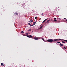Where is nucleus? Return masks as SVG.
I'll list each match as a JSON object with an SVG mask.
<instances>
[{
    "mask_svg": "<svg viewBox=\"0 0 67 67\" xmlns=\"http://www.w3.org/2000/svg\"><path fill=\"white\" fill-rule=\"evenodd\" d=\"M66 21H67V19H66ZM66 23H67V22H66Z\"/></svg>",
    "mask_w": 67,
    "mask_h": 67,
    "instance_id": "a878e982",
    "label": "nucleus"
},
{
    "mask_svg": "<svg viewBox=\"0 0 67 67\" xmlns=\"http://www.w3.org/2000/svg\"><path fill=\"white\" fill-rule=\"evenodd\" d=\"M64 19H66V18H64Z\"/></svg>",
    "mask_w": 67,
    "mask_h": 67,
    "instance_id": "cd10ccee",
    "label": "nucleus"
},
{
    "mask_svg": "<svg viewBox=\"0 0 67 67\" xmlns=\"http://www.w3.org/2000/svg\"><path fill=\"white\" fill-rule=\"evenodd\" d=\"M31 24V23H29L28 24V25H31V24Z\"/></svg>",
    "mask_w": 67,
    "mask_h": 67,
    "instance_id": "b1692460",
    "label": "nucleus"
},
{
    "mask_svg": "<svg viewBox=\"0 0 67 67\" xmlns=\"http://www.w3.org/2000/svg\"><path fill=\"white\" fill-rule=\"evenodd\" d=\"M64 41H65L67 43V40H64Z\"/></svg>",
    "mask_w": 67,
    "mask_h": 67,
    "instance_id": "9b49d317",
    "label": "nucleus"
},
{
    "mask_svg": "<svg viewBox=\"0 0 67 67\" xmlns=\"http://www.w3.org/2000/svg\"><path fill=\"white\" fill-rule=\"evenodd\" d=\"M37 17H35V19H37Z\"/></svg>",
    "mask_w": 67,
    "mask_h": 67,
    "instance_id": "6ab92c4d",
    "label": "nucleus"
},
{
    "mask_svg": "<svg viewBox=\"0 0 67 67\" xmlns=\"http://www.w3.org/2000/svg\"><path fill=\"white\" fill-rule=\"evenodd\" d=\"M61 40V39H55L54 40V41H53V42H54V41H59Z\"/></svg>",
    "mask_w": 67,
    "mask_h": 67,
    "instance_id": "7ed1b4c3",
    "label": "nucleus"
},
{
    "mask_svg": "<svg viewBox=\"0 0 67 67\" xmlns=\"http://www.w3.org/2000/svg\"><path fill=\"white\" fill-rule=\"evenodd\" d=\"M57 43H60V42H57Z\"/></svg>",
    "mask_w": 67,
    "mask_h": 67,
    "instance_id": "393cba45",
    "label": "nucleus"
},
{
    "mask_svg": "<svg viewBox=\"0 0 67 67\" xmlns=\"http://www.w3.org/2000/svg\"><path fill=\"white\" fill-rule=\"evenodd\" d=\"M64 47L65 49H67L64 46Z\"/></svg>",
    "mask_w": 67,
    "mask_h": 67,
    "instance_id": "f3484780",
    "label": "nucleus"
},
{
    "mask_svg": "<svg viewBox=\"0 0 67 67\" xmlns=\"http://www.w3.org/2000/svg\"><path fill=\"white\" fill-rule=\"evenodd\" d=\"M62 43H64V44H66V43L65 42H64L63 41H62Z\"/></svg>",
    "mask_w": 67,
    "mask_h": 67,
    "instance_id": "ddd939ff",
    "label": "nucleus"
},
{
    "mask_svg": "<svg viewBox=\"0 0 67 67\" xmlns=\"http://www.w3.org/2000/svg\"><path fill=\"white\" fill-rule=\"evenodd\" d=\"M59 44L60 46H63V44L62 43H60Z\"/></svg>",
    "mask_w": 67,
    "mask_h": 67,
    "instance_id": "1a4fd4ad",
    "label": "nucleus"
},
{
    "mask_svg": "<svg viewBox=\"0 0 67 67\" xmlns=\"http://www.w3.org/2000/svg\"><path fill=\"white\" fill-rule=\"evenodd\" d=\"M50 20H47V23H49V22H49V21Z\"/></svg>",
    "mask_w": 67,
    "mask_h": 67,
    "instance_id": "9d476101",
    "label": "nucleus"
},
{
    "mask_svg": "<svg viewBox=\"0 0 67 67\" xmlns=\"http://www.w3.org/2000/svg\"><path fill=\"white\" fill-rule=\"evenodd\" d=\"M21 33L22 34H23L24 33V32L23 31H22L21 32Z\"/></svg>",
    "mask_w": 67,
    "mask_h": 67,
    "instance_id": "dca6fc26",
    "label": "nucleus"
},
{
    "mask_svg": "<svg viewBox=\"0 0 67 67\" xmlns=\"http://www.w3.org/2000/svg\"><path fill=\"white\" fill-rule=\"evenodd\" d=\"M42 26H41L40 27L41 29H42Z\"/></svg>",
    "mask_w": 67,
    "mask_h": 67,
    "instance_id": "4be33fe9",
    "label": "nucleus"
},
{
    "mask_svg": "<svg viewBox=\"0 0 67 67\" xmlns=\"http://www.w3.org/2000/svg\"><path fill=\"white\" fill-rule=\"evenodd\" d=\"M30 21H29V22H30V23H32V22H33V20L32 19H31Z\"/></svg>",
    "mask_w": 67,
    "mask_h": 67,
    "instance_id": "39448f33",
    "label": "nucleus"
},
{
    "mask_svg": "<svg viewBox=\"0 0 67 67\" xmlns=\"http://www.w3.org/2000/svg\"><path fill=\"white\" fill-rule=\"evenodd\" d=\"M26 34V35H28V34L27 33V34Z\"/></svg>",
    "mask_w": 67,
    "mask_h": 67,
    "instance_id": "bb28decb",
    "label": "nucleus"
},
{
    "mask_svg": "<svg viewBox=\"0 0 67 67\" xmlns=\"http://www.w3.org/2000/svg\"><path fill=\"white\" fill-rule=\"evenodd\" d=\"M31 29H30L29 30H28V31H31Z\"/></svg>",
    "mask_w": 67,
    "mask_h": 67,
    "instance_id": "2eb2a0df",
    "label": "nucleus"
},
{
    "mask_svg": "<svg viewBox=\"0 0 67 67\" xmlns=\"http://www.w3.org/2000/svg\"><path fill=\"white\" fill-rule=\"evenodd\" d=\"M27 37L29 38H32L33 37V36L31 35H29V36L27 35Z\"/></svg>",
    "mask_w": 67,
    "mask_h": 67,
    "instance_id": "f03ea898",
    "label": "nucleus"
},
{
    "mask_svg": "<svg viewBox=\"0 0 67 67\" xmlns=\"http://www.w3.org/2000/svg\"><path fill=\"white\" fill-rule=\"evenodd\" d=\"M44 15V14L43 13H42L41 14V15Z\"/></svg>",
    "mask_w": 67,
    "mask_h": 67,
    "instance_id": "5701e85b",
    "label": "nucleus"
},
{
    "mask_svg": "<svg viewBox=\"0 0 67 67\" xmlns=\"http://www.w3.org/2000/svg\"><path fill=\"white\" fill-rule=\"evenodd\" d=\"M57 21V20H54L53 21L54 22V21Z\"/></svg>",
    "mask_w": 67,
    "mask_h": 67,
    "instance_id": "412c9836",
    "label": "nucleus"
},
{
    "mask_svg": "<svg viewBox=\"0 0 67 67\" xmlns=\"http://www.w3.org/2000/svg\"><path fill=\"white\" fill-rule=\"evenodd\" d=\"M47 23V22H46V23Z\"/></svg>",
    "mask_w": 67,
    "mask_h": 67,
    "instance_id": "c85d7f7f",
    "label": "nucleus"
},
{
    "mask_svg": "<svg viewBox=\"0 0 67 67\" xmlns=\"http://www.w3.org/2000/svg\"><path fill=\"white\" fill-rule=\"evenodd\" d=\"M56 19H57V18H54V20H56Z\"/></svg>",
    "mask_w": 67,
    "mask_h": 67,
    "instance_id": "aec40b11",
    "label": "nucleus"
},
{
    "mask_svg": "<svg viewBox=\"0 0 67 67\" xmlns=\"http://www.w3.org/2000/svg\"><path fill=\"white\" fill-rule=\"evenodd\" d=\"M1 65H2V66H4V64H3L2 63H1Z\"/></svg>",
    "mask_w": 67,
    "mask_h": 67,
    "instance_id": "f8f14e48",
    "label": "nucleus"
},
{
    "mask_svg": "<svg viewBox=\"0 0 67 67\" xmlns=\"http://www.w3.org/2000/svg\"><path fill=\"white\" fill-rule=\"evenodd\" d=\"M53 40L52 39H49L48 40H47V41H48V42L49 43H53Z\"/></svg>",
    "mask_w": 67,
    "mask_h": 67,
    "instance_id": "f257e3e1",
    "label": "nucleus"
},
{
    "mask_svg": "<svg viewBox=\"0 0 67 67\" xmlns=\"http://www.w3.org/2000/svg\"><path fill=\"white\" fill-rule=\"evenodd\" d=\"M34 39L35 40H38V38L37 37H34Z\"/></svg>",
    "mask_w": 67,
    "mask_h": 67,
    "instance_id": "20e7f679",
    "label": "nucleus"
},
{
    "mask_svg": "<svg viewBox=\"0 0 67 67\" xmlns=\"http://www.w3.org/2000/svg\"><path fill=\"white\" fill-rule=\"evenodd\" d=\"M42 40H43V41H44V38H42Z\"/></svg>",
    "mask_w": 67,
    "mask_h": 67,
    "instance_id": "4468645a",
    "label": "nucleus"
},
{
    "mask_svg": "<svg viewBox=\"0 0 67 67\" xmlns=\"http://www.w3.org/2000/svg\"><path fill=\"white\" fill-rule=\"evenodd\" d=\"M30 25L31 26H34V25H31V24H30Z\"/></svg>",
    "mask_w": 67,
    "mask_h": 67,
    "instance_id": "a211bd4d",
    "label": "nucleus"
},
{
    "mask_svg": "<svg viewBox=\"0 0 67 67\" xmlns=\"http://www.w3.org/2000/svg\"><path fill=\"white\" fill-rule=\"evenodd\" d=\"M33 23L34 24H33V25H35L36 23V22H34Z\"/></svg>",
    "mask_w": 67,
    "mask_h": 67,
    "instance_id": "0eeeda50",
    "label": "nucleus"
},
{
    "mask_svg": "<svg viewBox=\"0 0 67 67\" xmlns=\"http://www.w3.org/2000/svg\"><path fill=\"white\" fill-rule=\"evenodd\" d=\"M48 19H45L43 21L42 23H44V22L47 20Z\"/></svg>",
    "mask_w": 67,
    "mask_h": 67,
    "instance_id": "6e6552de",
    "label": "nucleus"
},
{
    "mask_svg": "<svg viewBox=\"0 0 67 67\" xmlns=\"http://www.w3.org/2000/svg\"><path fill=\"white\" fill-rule=\"evenodd\" d=\"M14 15H18V14L17 13H15L14 14Z\"/></svg>",
    "mask_w": 67,
    "mask_h": 67,
    "instance_id": "423d86ee",
    "label": "nucleus"
}]
</instances>
